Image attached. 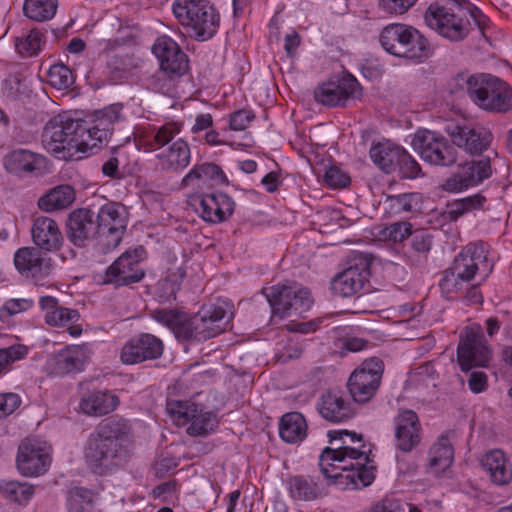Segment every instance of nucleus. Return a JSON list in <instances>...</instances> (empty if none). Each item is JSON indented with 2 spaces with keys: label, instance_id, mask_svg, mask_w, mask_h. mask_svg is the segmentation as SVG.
Listing matches in <instances>:
<instances>
[{
  "label": "nucleus",
  "instance_id": "obj_1",
  "mask_svg": "<svg viewBox=\"0 0 512 512\" xmlns=\"http://www.w3.org/2000/svg\"><path fill=\"white\" fill-rule=\"evenodd\" d=\"M328 436L333 444L339 436L341 446L327 447L319 457L322 474L332 480L342 478L344 471L354 485L358 487L369 486L375 479L376 468L370 459V447L363 442L362 436L347 430L330 431Z\"/></svg>",
  "mask_w": 512,
  "mask_h": 512
},
{
  "label": "nucleus",
  "instance_id": "obj_2",
  "mask_svg": "<svg viewBox=\"0 0 512 512\" xmlns=\"http://www.w3.org/2000/svg\"><path fill=\"white\" fill-rule=\"evenodd\" d=\"M132 434L126 421L101 423L90 434L84 456L89 466L100 474L108 473L122 466L130 452Z\"/></svg>",
  "mask_w": 512,
  "mask_h": 512
},
{
  "label": "nucleus",
  "instance_id": "obj_3",
  "mask_svg": "<svg viewBox=\"0 0 512 512\" xmlns=\"http://www.w3.org/2000/svg\"><path fill=\"white\" fill-rule=\"evenodd\" d=\"M183 128L178 121H168L158 127H153L147 132L139 134L141 144L150 150L158 151L156 154L157 165L165 171H180L186 168L191 160V152L186 141L179 138L171 141Z\"/></svg>",
  "mask_w": 512,
  "mask_h": 512
},
{
  "label": "nucleus",
  "instance_id": "obj_4",
  "mask_svg": "<svg viewBox=\"0 0 512 512\" xmlns=\"http://www.w3.org/2000/svg\"><path fill=\"white\" fill-rule=\"evenodd\" d=\"M463 1L452 2L454 5L451 7L437 2L431 3L424 14L426 25L446 39L460 41L469 33L470 24L467 19L469 12L475 24L484 34L489 25V19L477 7H463Z\"/></svg>",
  "mask_w": 512,
  "mask_h": 512
},
{
  "label": "nucleus",
  "instance_id": "obj_5",
  "mask_svg": "<svg viewBox=\"0 0 512 512\" xmlns=\"http://www.w3.org/2000/svg\"><path fill=\"white\" fill-rule=\"evenodd\" d=\"M172 11L180 24L199 41L209 40L219 28V13L207 0H174Z\"/></svg>",
  "mask_w": 512,
  "mask_h": 512
},
{
  "label": "nucleus",
  "instance_id": "obj_6",
  "mask_svg": "<svg viewBox=\"0 0 512 512\" xmlns=\"http://www.w3.org/2000/svg\"><path fill=\"white\" fill-rule=\"evenodd\" d=\"M383 49L389 54L415 61L428 56L427 40L415 28L402 23L385 26L379 36Z\"/></svg>",
  "mask_w": 512,
  "mask_h": 512
},
{
  "label": "nucleus",
  "instance_id": "obj_7",
  "mask_svg": "<svg viewBox=\"0 0 512 512\" xmlns=\"http://www.w3.org/2000/svg\"><path fill=\"white\" fill-rule=\"evenodd\" d=\"M231 318L232 311L228 302L203 305L198 313L182 326L180 333L187 340L205 341L223 332Z\"/></svg>",
  "mask_w": 512,
  "mask_h": 512
},
{
  "label": "nucleus",
  "instance_id": "obj_8",
  "mask_svg": "<svg viewBox=\"0 0 512 512\" xmlns=\"http://www.w3.org/2000/svg\"><path fill=\"white\" fill-rule=\"evenodd\" d=\"M263 294L271 306L272 317L280 319L301 315L307 312L313 304L310 290L293 281L264 288Z\"/></svg>",
  "mask_w": 512,
  "mask_h": 512
},
{
  "label": "nucleus",
  "instance_id": "obj_9",
  "mask_svg": "<svg viewBox=\"0 0 512 512\" xmlns=\"http://www.w3.org/2000/svg\"><path fill=\"white\" fill-rule=\"evenodd\" d=\"M487 245L470 243L455 257L450 274L446 273L442 286L450 290L452 287L458 289V280L470 281L480 269L490 271L487 264Z\"/></svg>",
  "mask_w": 512,
  "mask_h": 512
},
{
  "label": "nucleus",
  "instance_id": "obj_10",
  "mask_svg": "<svg viewBox=\"0 0 512 512\" xmlns=\"http://www.w3.org/2000/svg\"><path fill=\"white\" fill-rule=\"evenodd\" d=\"M167 411L176 425H187L186 432L191 436L208 435L218 424L214 413L195 403L170 401L167 404Z\"/></svg>",
  "mask_w": 512,
  "mask_h": 512
},
{
  "label": "nucleus",
  "instance_id": "obj_11",
  "mask_svg": "<svg viewBox=\"0 0 512 512\" xmlns=\"http://www.w3.org/2000/svg\"><path fill=\"white\" fill-rule=\"evenodd\" d=\"M77 129V119L68 114H59L52 117L45 125L42 133L44 149L58 159L72 158L73 133Z\"/></svg>",
  "mask_w": 512,
  "mask_h": 512
},
{
  "label": "nucleus",
  "instance_id": "obj_12",
  "mask_svg": "<svg viewBox=\"0 0 512 512\" xmlns=\"http://www.w3.org/2000/svg\"><path fill=\"white\" fill-rule=\"evenodd\" d=\"M411 145L414 151L430 164L450 166L456 162L455 148L438 132L418 130L412 138Z\"/></svg>",
  "mask_w": 512,
  "mask_h": 512
},
{
  "label": "nucleus",
  "instance_id": "obj_13",
  "mask_svg": "<svg viewBox=\"0 0 512 512\" xmlns=\"http://www.w3.org/2000/svg\"><path fill=\"white\" fill-rule=\"evenodd\" d=\"M474 104L491 113L512 111V88L501 79L484 74Z\"/></svg>",
  "mask_w": 512,
  "mask_h": 512
},
{
  "label": "nucleus",
  "instance_id": "obj_14",
  "mask_svg": "<svg viewBox=\"0 0 512 512\" xmlns=\"http://www.w3.org/2000/svg\"><path fill=\"white\" fill-rule=\"evenodd\" d=\"M51 464V447L38 438L24 440L18 449L17 468L24 476L44 474Z\"/></svg>",
  "mask_w": 512,
  "mask_h": 512
},
{
  "label": "nucleus",
  "instance_id": "obj_15",
  "mask_svg": "<svg viewBox=\"0 0 512 512\" xmlns=\"http://www.w3.org/2000/svg\"><path fill=\"white\" fill-rule=\"evenodd\" d=\"M383 373V363L378 358L365 360L348 380V389L354 401L365 403L379 387Z\"/></svg>",
  "mask_w": 512,
  "mask_h": 512
},
{
  "label": "nucleus",
  "instance_id": "obj_16",
  "mask_svg": "<svg viewBox=\"0 0 512 512\" xmlns=\"http://www.w3.org/2000/svg\"><path fill=\"white\" fill-rule=\"evenodd\" d=\"M457 356L463 371H468L474 366L484 367L488 364L491 351L483 339L480 326L464 329L458 345Z\"/></svg>",
  "mask_w": 512,
  "mask_h": 512
},
{
  "label": "nucleus",
  "instance_id": "obj_17",
  "mask_svg": "<svg viewBox=\"0 0 512 512\" xmlns=\"http://www.w3.org/2000/svg\"><path fill=\"white\" fill-rule=\"evenodd\" d=\"M144 258L145 250L141 246L124 252L107 268L104 282L117 286L139 282L144 277V271L140 267Z\"/></svg>",
  "mask_w": 512,
  "mask_h": 512
},
{
  "label": "nucleus",
  "instance_id": "obj_18",
  "mask_svg": "<svg viewBox=\"0 0 512 512\" xmlns=\"http://www.w3.org/2000/svg\"><path fill=\"white\" fill-rule=\"evenodd\" d=\"M164 345L160 338L150 333H142L124 343L119 359L124 365H135L147 360L159 358Z\"/></svg>",
  "mask_w": 512,
  "mask_h": 512
},
{
  "label": "nucleus",
  "instance_id": "obj_19",
  "mask_svg": "<svg viewBox=\"0 0 512 512\" xmlns=\"http://www.w3.org/2000/svg\"><path fill=\"white\" fill-rule=\"evenodd\" d=\"M192 205L206 222L218 224L226 221L234 212L235 202L225 193H203L192 198Z\"/></svg>",
  "mask_w": 512,
  "mask_h": 512
},
{
  "label": "nucleus",
  "instance_id": "obj_20",
  "mask_svg": "<svg viewBox=\"0 0 512 512\" xmlns=\"http://www.w3.org/2000/svg\"><path fill=\"white\" fill-rule=\"evenodd\" d=\"M37 247H23L14 255V265L18 272L35 283L48 277L54 270L52 259Z\"/></svg>",
  "mask_w": 512,
  "mask_h": 512
},
{
  "label": "nucleus",
  "instance_id": "obj_21",
  "mask_svg": "<svg viewBox=\"0 0 512 512\" xmlns=\"http://www.w3.org/2000/svg\"><path fill=\"white\" fill-rule=\"evenodd\" d=\"M491 175L490 159L487 157L465 162L458 167L457 172L444 183L448 192H462L480 184Z\"/></svg>",
  "mask_w": 512,
  "mask_h": 512
},
{
  "label": "nucleus",
  "instance_id": "obj_22",
  "mask_svg": "<svg viewBox=\"0 0 512 512\" xmlns=\"http://www.w3.org/2000/svg\"><path fill=\"white\" fill-rule=\"evenodd\" d=\"M152 51L159 61L161 70L170 77H179L187 71V56L171 37H158Z\"/></svg>",
  "mask_w": 512,
  "mask_h": 512
},
{
  "label": "nucleus",
  "instance_id": "obj_23",
  "mask_svg": "<svg viewBox=\"0 0 512 512\" xmlns=\"http://www.w3.org/2000/svg\"><path fill=\"white\" fill-rule=\"evenodd\" d=\"M97 219L100 237L106 238L109 248L118 246L126 228L124 208L117 203H106L99 209Z\"/></svg>",
  "mask_w": 512,
  "mask_h": 512
},
{
  "label": "nucleus",
  "instance_id": "obj_24",
  "mask_svg": "<svg viewBox=\"0 0 512 512\" xmlns=\"http://www.w3.org/2000/svg\"><path fill=\"white\" fill-rule=\"evenodd\" d=\"M315 99L325 106L343 105L348 99H355L361 95L358 81L352 77H343L338 81L321 84L315 90Z\"/></svg>",
  "mask_w": 512,
  "mask_h": 512
},
{
  "label": "nucleus",
  "instance_id": "obj_25",
  "mask_svg": "<svg viewBox=\"0 0 512 512\" xmlns=\"http://www.w3.org/2000/svg\"><path fill=\"white\" fill-rule=\"evenodd\" d=\"M421 441V425L412 410L400 411L394 418V445L402 452L412 451Z\"/></svg>",
  "mask_w": 512,
  "mask_h": 512
},
{
  "label": "nucleus",
  "instance_id": "obj_26",
  "mask_svg": "<svg viewBox=\"0 0 512 512\" xmlns=\"http://www.w3.org/2000/svg\"><path fill=\"white\" fill-rule=\"evenodd\" d=\"M322 418L331 423H345L355 416V407L351 399L340 391L323 393L317 404Z\"/></svg>",
  "mask_w": 512,
  "mask_h": 512
},
{
  "label": "nucleus",
  "instance_id": "obj_27",
  "mask_svg": "<svg viewBox=\"0 0 512 512\" xmlns=\"http://www.w3.org/2000/svg\"><path fill=\"white\" fill-rule=\"evenodd\" d=\"M88 359L89 353L86 348L69 346L51 354L46 361V369L56 376L80 372Z\"/></svg>",
  "mask_w": 512,
  "mask_h": 512
},
{
  "label": "nucleus",
  "instance_id": "obj_28",
  "mask_svg": "<svg viewBox=\"0 0 512 512\" xmlns=\"http://www.w3.org/2000/svg\"><path fill=\"white\" fill-rule=\"evenodd\" d=\"M31 236L36 247L46 252L58 251L64 240L57 222L47 216H38L34 219Z\"/></svg>",
  "mask_w": 512,
  "mask_h": 512
},
{
  "label": "nucleus",
  "instance_id": "obj_29",
  "mask_svg": "<svg viewBox=\"0 0 512 512\" xmlns=\"http://www.w3.org/2000/svg\"><path fill=\"white\" fill-rule=\"evenodd\" d=\"M368 277L367 263L360 262L339 273L332 280L331 289L335 295L351 297L363 289Z\"/></svg>",
  "mask_w": 512,
  "mask_h": 512
},
{
  "label": "nucleus",
  "instance_id": "obj_30",
  "mask_svg": "<svg viewBox=\"0 0 512 512\" xmlns=\"http://www.w3.org/2000/svg\"><path fill=\"white\" fill-rule=\"evenodd\" d=\"M224 184H228V179L222 169L214 163L196 164L181 181L184 188Z\"/></svg>",
  "mask_w": 512,
  "mask_h": 512
},
{
  "label": "nucleus",
  "instance_id": "obj_31",
  "mask_svg": "<svg viewBox=\"0 0 512 512\" xmlns=\"http://www.w3.org/2000/svg\"><path fill=\"white\" fill-rule=\"evenodd\" d=\"M47 164L46 157L26 149L14 150L4 159L5 168L14 174L42 172Z\"/></svg>",
  "mask_w": 512,
  "mask_h": 512
},
{
  "label": "nucleus",
  "instance_id": "obj_32",
  "mask_svg": "<svg viewBox=\"0 0 512 512\" xmlns=\"http://www.w3.org/2000/svg\"><path fill=\"white\" fill-rule=\"evenodd\" d=\"M68 237L77 246L84 245V242L96 233L97 226L93 222V213L87 209L73 211L67 222Z\"/></svg>",
  "mask_w": 512,
  "mask_h": 512
},
{
  "label": "nucleus",
  "instance_id": "obj_33",
  "mask_svg": "<svg viewBox=\"0 0 512 512\" xmlns=\"http://www.w3.org/2000/svg\"><path fill=\"white\" fill-rule=\"evenodd\" d=\"M126 120L124 106L121 103H113L102 109L95 110L91 116L94 129L98 130L99 139H108L114 126Z\"/></svg>",
  "mask_w": 512,
  "mask_h": 512
},
{
  "label": "nucleus",
  "instance_id": "obj_34",
  "mask_svg": "<svg viewBox=\"0 0 512 512\" xmlns=\"http://www.w3.org/2000/svg\"><path fill=\"white\" fill-rule=\"evenodd\" d=\"M39 305L44 312L46 323L50 326L64 327L79 320L80 316L76 310L60 306L58 300L52 296L40 297Z\"/></svg>",
  "mask_w": 512,
  "mask_h": 512
},
{
  "label": "nucleus",
  "instance_id": "obj_35",
  "mask_svg": "<svg viewBox=\"0 0 512 512\" xmlns=\"http://www.w3.org/2000/svg\"><path fill=\"white\" fill-rule=\"evenodd\" d=\"M454 145L467 153H481L489 144L487 134H483L469 126H458L451 132Z\"/></svg>",
  "mask_w": 512,
  "mask_h": 512
},
{
  "label": "nucleus",
  "instance_id": "obj_36",
  "mask_svg": "<svg viewBox=\"0 0 512 512\" xmlns=\"http://www.w3.org/2000/svg\"><path fill=\"white\" fill-rule=\"evenodd\" d=\"M481 465L495 484H506L512 478L511 467L504 453L499 449L484 454L481 458Z\"/></svg>",
  "mask_w": 512,
  "mask_h": 512
},
{
  "label": "nucleus",
  "instance_id": "obj_37",
  "mask_svg": "<svg viewBox=\"0 0 512 512\" xmlns=\"http://www.w3.org/2000/svg\"><path fill=\"white\" fill-rule=\"evenodd\" d=\"M72 133V158L77 153H86L108 141V139H99L100 132L94 129L92 122L88 124L83 120L77 119V129L72 131Z\"/></svg>",
  "mask_w": 512,
  "mask_h": 512
},
{
  "label": "nucleus",
  "instance_id": "obj_38",
  "mask_svg": "<svg viewBox=\"0 0 512 512\" xmlns=\"http://www.w3.org/2000/svg\"><path fill=\"white\" fill-rule=\"evenodd\" d=\"M279 435L289 444L302 442L307 435V422L299 412H290L281 417Z\"/></svg>",
  "mask_w": 512,
  "mask_h": 512
},
{
  "label": "nucleus",
  "instance_id": "obj_39",
  "mask_svg": "<svg viewBox=\"0 0 512 512\" xmlns=\"http://www.w3.org/2000/svg\"><path fill=\"white\" fill-rule=\"evenodd\" d=\"M118 404L119 400L114 394L95 391L82 398L80 409L87 415L100 416L112 412Z\"/></svg>",
  "mask_w": 512,
  "mask_h": 512
},
{
  "label": "nucleus",
  "instance_id": "obj_40",
  "mask_svg": "<svg viewBox=\"0 0 512 512\" xmlns=\"http://www.w3.org/2000/svg\"><path fill=\"white\" fill-rule=\"evenodd\" d=\"M286 489L294 501H314L323 495L317 482L303 476L290 477L286 481Z\"/></svg>",
  "mask_w": 512,
  "mask_h": 512
},
{
  "label": "nucleus",
  "instance_id": "obj_41",
  "mask_svg": "<svg viewBox=\"0 0 512 512\" xmlns=\"http://www.w3.org/2000/svg\"><path fill=\"white\" fill-rule=\"evenodd\" d=\"M75 200V191L70 185H59L40 197L38 206L46 212L68 208Z\"/></svg>",
  "mask_w": 512,
  "mask_h": 512
},
{
  "label": "nucleus",
  "instance_id": "obj_42",
  "mask_svg": "<svg viewBox=\"0 0 512 512\" xmlns=\"http://www.w3.org/2000/svg\"><path fill=\"white\" fill-rule=\"evenodd\" d=\"M400 146L390 142H379L374 144L369 151V155L373 163L382 171L389 173L395 166L401 153Z\"/></svg>",
  "mask_w": 512,
  "mask_h": 512
},
{
  "label": "nucleus",
  "instance_id": "obj_43",
  "mask_svg": "<svg viewBox=\"0 0 512 512\" xmlns=\"http://www.w3.org/2000/svg\"><path fill=\"white\" fill-rule=\"evenodd\" d=\"M453 456L454 450L449 439L441 436L430 449L429 465L436 473L445 471L450 467Z\"/></svg>",
  "mask_w": 512,
  "mask_h": 512
},
{
  "label": "nucleus",
  "instance_id": "obj_44",
  "mask_svg": "<svg viewBox=\"0 0 512 512\" xmlns=\"http://www.w3.org/2000/svg\"><path fill=\"white\" fill-rule=\"evenodd\" d=\"M484 74L466 75L459 74L449 84V91L455 97L467 95L474 103Z\"/></svg>",
  "mask_w": 512,
  "mask_h": 512
},
{
  "label": "nucleus",
  "instance_id": "obj_45",
  "mask_svg": "<svg viewBox=\"0 0 512 512\" xmlns=\"http://www.w3.org/2000/svg\"><path fill=\"white\" fill-rule=\"evenodd\" d=\"M0 495L9 501L26 504L34 495V486L28 482H2L0 483Z\"/></svg>",
  "mask_w": 512,
  "mask_h": 512
},
{
  "label": "nucleus",
  "instance_id": "obj_46",
  "mask_svg": "<svg viewBox=\"0 0 512 512\" xmlns=\"http://www.w3.org/2000/svg\"><path fill=\"white\" fill-rule=\"evenodd\" d=\"M25 15L35 21L52 19L57 10L56 0H25L23 5Z\"/></svg>",
  "mask_w": 512,
  "mask_h": 512
},
{
  "label": "nucleus",
  "instance_id": "obj_47",
  "mask_svg": "<svg viewBox=\"0 0 512 512\" xmlns=\"http://www.w3.org/2000/svg\"><path fill=\"white\" fill-rule=\"evenodd\" d=\"M94 506V494L91 490L74 487L68 491V512H91Z\"/></svg>",
  "mask_w": 512,
  "mask_h": 512
},
{
  "label": "nucleus",
  "instance_id": "obj_48",
  "mask_svg": "<svg viewBox=\"0 0 512 512\" xmlns=\"http://www.w3.org/2000/svg\"><path fill=\"white\" fill-rule=\"evenodd\" d=\"M412 226L409 222H395L382 227L378 232V237L382 241L400 243L411 235Z\"/></svg>",
  "mask_w": 512,
  "mask_h": 512
},
{
  "label": "nucleus",
  "instance_id": "obj_49",
  "mask_svg": "<svg viewBox=\"0 0 512 512\" xmlns=\"http://www.w3.org/2000/svg\"><path fill=\"white\" fill-rule=\"evenodd\" d=\"M28 354V348L23 344H14L0 349V377L6 374L11 365L24 359Z\"/></svg>",
  "mask_w": 512,
  "mask_h": 512
},
{
  "label": "nucleus",
  "instance_id": "obj_50",
  "mask_svg": "<svg viewBox=\"0 0 512 512\" xmlns=\"http://www.w3.org/2000/svg\"><path fill=\"white\" fill-rule=\"evenodd\" d=\"M47 79L51 86L59 90L69 88L74 82L71 70L63 64L51 66L47 72Z\"/></svg>",
  "mask_w": 512,
  "mask_h": 512
},
{
  "label": "nucleus",
  "instance_id": "obj_51",
  "mask_svg": "<svg viewBox=\"0 0 512 512\" xmlns=\"http://www.w3.org/2000/svg\"><path fill=\"white\" fill-rule=\"evenodd\" d=\"M34 301L29 298L9 299L0 308V321L9 324L11 317L31 309Z\"/></svg>",
  "mask_w": 512,
  "mask_h": 512
},
{
  "label": "nucleus",
  "instance_id": "obj_52",
  "mask_svg": "<svg viewBox=\"0 0 512 512\" xmlns=\"http://www.w3.org/2000/svg\"><path fill=\"white\" fill-rule=\"evenodd\" d=\"M485 201V197L480 194L458 199L450 204L449 212L451 215L458 217L465 213L482 208Z\"/></svg>",
  "mask_w": 512,
  "mask_h": 512
},
{
  "label": "nucleus",
  "instance_id": "obj_53",
  "mask_svg": "<svg viewBox=\"0 0 512 512\" xmlns=\"http://www.w3.org/2000/svg\"><path fill=\"white\" fill-rule=\"evenodd\" d=\"M42 36L37 30H31L24 38L16 41L15 47L22 56H33L41 47Z\"/></svg>",
  "mask_w": 512,
  "mask_h": 512
},
{
  "label": "nucleus",
  "instance_id": "obj_54",
  "mask_svg": "<svg viewBox=\"0 0 512 512\" xmlns=\"http://www.w3.org/2000/svg\"><path fill=\"white\" fill-rule=\"evenodd\" d=\"M154 319L157 322L174 330L178 336L183 337V334L180 333L182 326L186 325V321H184L183 315L173 310H159L154 312Z\"/></svg>",
  "mask_w": 512,
  "mask_h": 512
},
{
  "label": "nucleus",
  "instance_id": "obj_55",
  "mask_svg": "<svg viewBox=\"0 0 512 512\" xmlns=\"http://www.w3.org/2000/svg\"><path fill=\"white\" fill-rule=\"evenodd\" d=\"M302 351L303 346L298 339H289L286 343L278 346L276 357L279 362L286 363L289 360L299 358Z\"/></svg>",
  "mask_w": 512,
  "mask_h": 512
},
{
  "label": "nucleus",
  "instance_id": "obj_56",
  "mask_svg": "<svg viewBox=\"0 0 512 512\" xmlns=\"http://www.w3.org/2000/svg\"><path fill=\"white\" fill-rule=\"evenodd\" d=\"M399 166L402 176L408 179H414L420 174V165L418 162L403 148L396 162Z\"/></svg>",
  "mask_w": 512,
  "mask_h": 512
},
{
  "label": "nucleus",
  "instance_id": "obj_57",
  "mask_svg": "<svg viewBox=\"0 0 512 512\" xmlns=\"http://www.w3.org/2000/svg\"><path fill=\"white\" fill-rule=\"evenodd\" d=\"M417 0H378V8L385 14L399 16L405 14Z\"/></svg>",
  "mask_w": 512,
  "mask_h": 512
},
{
  "label": "nucleus",
  "instance_id": "obj_58",
  "mask_svg": "<svg viewBox=\"0 0 512 512\" xmlns=\"http://www.w3.org/2000/svg\"><path fill=\"white\" fill-rule=\"evenodd\" d=\"M324 181L332 188L345 187L349 181V176L336 166L329 167L324 174Z\"/></svg>",
  "mask_w": 512,
  "mask_h": 512
},
{
  "label": "nucleus",
  "instance_id": "obj_59",
  "mask_svg": "<svg viewBox=\"0 0 512 512\" xmlns=\"http://www.w3.org/2000/svg\"><path fill=\"white\" fill-rule=\"evenodd\" d=\"M411 235V247L415 252L426 254L430 251L432 246V236L429 232L419 230L411 233Z\"/></svg>",
  "mask_w": 512,
  "mask_h": 512
},
{
  "label": "nucleus",
  "instance_id": "obj_60",
  "mask_svg": "<svg viewBox=\"0 0 512 512\" xmlns=\"http://www.w3.org/2000/svg\"><path fill=\"white\" fill-rule=\"evenodd\" d=\"M21 404L19 395L15 393L0 394V419L12 414Z\"/></svg>",
  "mask_w": 512,
  "mask_h": 512
},
{
  "label": "nucleus",
  "instance_id": "obj_61",
  "mask_svg": "<svg viewBox=\"0 0 512 512\" xmlns=\"http://www.w3.org/2000/svg\"><path fill=\"white\" fill-rule=\"evenodd\" d=\"M367 512H405V503L397 499L384 498L372 505Z\"/></svg>",
  "mask_w": 512,
  "mask_h": 512
},
{
  "label": "nucleus",
  "instance_id": "obj_62",
  "mask_svg": "<svg viewBox=\"0 0 512 512\" xmlns=\"http://www.w3.org/2000/svg\"><path fill=\"white\" fill-rule=\"evenodd\" d=\"M253 115L247 110H238L234 112L229 120V127L235 131L245 130L251 122Z\"/></svg>",
  "mask_w": 512,
  "mask_h": 512
},
{
  "label": "nucleus",
  "instance_id": "obj_63",
  "mask_svg": "<svg viewBox=\"0 0 512 512\" xmlns=\"http://www.w3.org/2000/svg\"><path fill=\"white\" fill-rule=\"evenodd\" d=\"M390 206L398 212H409L413 208V196L411 194H400L389 197Z\"/></svg>",
  "mask_w": 512,
  "mask_h": 512
},
{
  "label": "nucleus",
  "instance_id": "obj_64",
  "mask_svg": "<svg viewBox=\"0 0 512 512\" xmlns=\"http://www.w3.org/2000/svg\"><path fill=\"white\" fill-rule=\"evenodd\" d=\"M468 385L472 392L481 393L487 387V376L483 372H473L469 377Z\"/></svg>",
  "mask_w": 512,
  "mask_h": 512
}]
</instances>
